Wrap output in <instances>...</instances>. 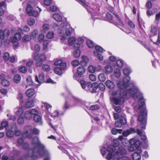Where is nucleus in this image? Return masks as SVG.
Segmentation results:
<instances>
[{
  "instance_id": "1",
  "label": "nucleus",
  "mask_w": 160,
  "mask_h": 160,
  "mask_svg": "<svg viewBox=\"0 0 160 160\" xmlns=\"http://www.w3.org/2000/svg\"><path fill=\"white\" fill-rule=\"evenodd\" d=\"M120 89L121 91H114L112 93V95L113 97V101L114 104L121 105L124 103V99L132 97L135 100L139 99L138 106L134 108L135 109L137 110V108L139 109L144 106L145 103L143 97L138 88L135 87L134 85L130 83L124 88Z\"/></svg>"
},
{
  "instance_id": "2",
  "label": "nucleus",
  "mask_w": 160,
  "mask_h": 160,
  "mask_svg": "<svg viewBox=\"0 0 160 160\" xmlns=\"http://www.w3.org/2000/svg\"><path fill=\"white\" fill-rule=\"evenodd\" d=\"M118 150L115 152V154L113 155L107 154L106 159L108 160H131L128 158L124 156L126 154V151L123 147L118 148Z\"/></svg>"
},
{
  "instance_id": "3",
  "label": "nucleus",
  "mask_w": 160,
  "mask_h": 160,
  "mask_svg": "<svg viewBox=\"0 0 160 160\" xmlns=\"http://www.w3.org/2000/svg\"><path fill=\"white\" fill-rule=\"evenodd\" d=\"M32 143L35 145L33 149H29L28 152V157L30 158L34 155H36V152L39 150L43 149L45 148V146L41 143L39 141V138L36 137H34L32 139Z\"/></svg>"
},
{
  "instance_id": "4",
  "label": "nucleus",
  "mask_w": 160,
  "mask_h": 160,
  "mask_svg": "<svg viewBox=\"0 0 160 160\" xmlns=\"http://www.w3.org/2000/svg\"><path fill=\"white\" fill-rule=\"evenodd\" d=\"M67 26V24L66 23H61L59 26L58 30V32L61 34L60 39L62 40H64L68 38L73 32V29L71 27L67 28L66 30L65 33H64L65 30Z\"/></svg>"
},
{
  "instance_id": "5",
  "label": "nucleus",
  "mask_w": 160,
  "mask_h": 160,
  "mask_svg": "<svg viewBox=\"0 0 160 160\" xmlns=\"http://www.w3.org/2000/svg\"><path fill=\"white\" fill-rule=\"evenodd\" d=\"M131 72V71L130 68H127L123 69V74L126 76L123 78L122 81H119L117 83V85L119 89H123L125 88V87H127L130 83H128L130 78L128 76Z\"/></svg>"
},
{
  "instance_id": "6",
  "label": "nucleus",
  "mask_w": 160,
  "mask_h": 160,
  "mask_svg": "<svg viewBox=\"0 0 160 160\" xmlns=\"http://www.w3.org/2000/svg\"><path fill=\"white\" fill-rule=\"evenodd\" d=\"M147 112L146 110L142 108L140 111L138 116V120L141 123L140 127L142 129H145L146 124Z\"/></svg>"
},
{
  "instance_id": "7",
  "label": "nucleus",
  "mask_w": 160,
  "mask_h": 160,
  "mask_svg": "<svg viewBox=\"0 0 160 160\" xmlns=\"http://www.w3.org/2000/svg\"><path fill=\"white\" fill-rule=\"evenodd\" d=\"M36 153V155L32 156L30 158L35 160L39 157L44 156V158L43 160H50L51 156L50 153L45 148L43 149L38 150Z\"/></svg>"
},
{
  "instance_id": "8",
  "label": "nucleus",
  "mask_w": 160,
  "mask_h": 160,
  "mask_svg": "<svg viewBox=\"0 0 160 160\" xmlns=\"http://www.w3.org/2000/svg\"><path fill=\"white\" fill-rule=\"evenodd\" d=\"M113 143L114 145H110L107 147V150L109 153L108 154H110L113 155V153L115 154V152L118 150V148L120 147H122L121 146H118L120 142L118 139L114 140Z\"/></svg>"
},
{
  "instance_id": "9",
  "label": "nucleus",
  "mask_w": 160,
  "mask_h": 160,
  "mask_svg": "<svg viewBox=\"0 0 160 160\" xmlns=\"http://www.w3.org/2000/svg\"><path fill=\"white\" fill-rule=\"evenodd\" d=\"M33 58L36 61V65L38 67H40L42 64L43 62L46 59V57L44 54H41L39 55L36 52L33 55Z\"/></svg>"
},
{
  "instance_id": "10",
  "label": "nucleus",
  "mask_w": 160,
  "mask_h": 160,
  "mask_svg": "<svg viewBox=\"0 0 160 160\" xmlns=\"http://www.w3.org/2000/svg\"><path fill=\"white\" fill-rule=\"evenodd\" d=\"M129 142L130 145H133L134 147L137 148V151H139V152H142L141 148L140 147L141 145L140 141L138 138H132L129 141Z\"/></svg>"
},
{
  "instance_id": "11",
  "label": "nucleus",
  "mask_w": 160,
  "mask_h": 160,
  "mask_svg": "<svg viewBox=\"0 0 160 160\" xmlns=\"http://www.w3.org/2000/svg\"><path fill=\"white\" fill-rule=\"evenodd\" d=\"M22 136L24 138H31L32 137V129L31 126H27L24 128Z\"/></svg>"
},
{
  "instance_id": "12",
  "label": "nucleus",
  "mask_w": 160,
  "mask_h": 160,
  "mask_svg": "<svg viewBox=\"0 0 160 160\" xmlns=\"http://www.w3.org/2000/svg\"><path fill=\"white\" fill-rule=\"evenodd\" d=\"M98 84L96 82H94L92 84L89 83L88 84L86 90L91 93L96 92L98 88Z\"/></svg>"
},
{
  "instance_id": "13",
  "label": "nucleus",
  "mask_w": 160,
  "mask_h": 160,
  "mask_svg": "<svg viewBox=\"0 0 160 160\" xmlns=\"http://www.w3.org/2000/svg\"><path fill=\"white\" fill-rule=\"evenodd\" d=\"M23 111L22 107L18 108L16 114L19 117L18 119V123L19 124H22L24 123V119L22 117Z\"/></svg>"
},
{
  "instance_id": "14",
  "label": "nucleus",
  "mask_w": 160,
  "mask_h": 160,
  "mask_svg": "<svg viewBox=\"0 0 160 160\" xmlns=\"http://www.w3.org/2000/svg\"><path fill=\"white\" fill-rule=\"evenodd\" d=\"M126 123V120L123 117H121L115 123V126L118 128L121 127L122 125L125 124Z\"/></svg>"
},
{
  "instance_id": "15",
  "label": "nucleus",
  "mask_w": 160,
  "mask_h": 160,
  "mask_svg": "<svg viewBox=\"0 0 160 160\" xmlns=\"http://www.w3.org/2000/svg\"><path fill=\"white\" fill-rule=\"evenodd\" d=\"M35 80L37 82L40 83L44 82L45 78L44 74L43 73H41L39 76L38 78L37 76H36Z\"/></svg>"
},
{
  "instance_id": "16",
  "label": "nucleus",
  "mask_w": 160,
  "mask_h": 160,
  "mask_svg": "<svg viewBox=\"0 0 160 160\" xmlns=\"http://www.w3.org/2000/svg\"><path fill=\"white\" fill-rule=\"evenodd\" d=\"M11 128L14 131V134L16 136H18L20 135L22 133V132L17 129V125L15 123H12L11 125Z\"/></svg>"
},
{
  "instance_id": "17",
  "label": "nucleus",
  "mask_w": 160,
  "mask_h": 160,
  "mask_svg": "<svg viewBox=\"0 0 160 160\" xmlns=\"http://www.w3.org/2000/svg\"><path fill=\"white\" fill-rule=\"evenodd\" d=\"M142 152H139V151L136 152H133L132 154V158L133 160H140L141 155L140 154Z\"/></svg>"
},
{
  "instance_id": "18",
  "label": "nucleus",
  "mask_w": 160,
  "mask_h": 160,
  "mask_svg": "<svg viewBox=\"0 0 160 160\" xmlns=\"http://www.w3.org/2000/svg\"><path fill=\"white\" fill-rule=\"evenodd\" d=\"M136 132L135 130L133 128H131L127 130L122 132V135L125 137L128 136L131 134H132Z\"/></svg>"
},
{
  "instance_id": "19",
  "label": "nucleus",
  "mask_w": 160,
  "mask_h": 160,
  "mask_svg": "<svg viewBox=\"0 0 160 160\" xmlns=\"http://www.w3.org/2000/svg\"><path fill=\"white\" fill-rule=\"evenodd\" d=\"M85 68L82 67H79L77 69V74L78 77H81L85 72Z\"/></svg>"
},
{
  "instance_id": "20",
  "label": "nucleus",
  "mask_w": 160,
  "mask_h": 160,
  "mask_svg": "<svg viewBox=\"0 0 160 160\" xmlns=\"http://www.w3.org/2000/svg\"><path fill=\"white\" fill-rule=\"evenodd\" d=\"M18 33H16L14 35V38L16 39V40H18L21 38V34H22L23 32V31L22 29L19 28L18 29Z\"/></svg>"
},
{
  "instance_id": "21",
  "label": "nucleus",
  "mask_w": 160,
  "mask_h": 160,
  "mask_svg": "<svg viewBox=\"0 0 160 160\" xmlns=\"http://www.w3.org/2000/svg\"><path fill=\"white\" fill-rule=\"evenodd\" d=\"M35 93V90L33 88H30L27 90L26 92L27 96L28 97H31Z\"/></svg>"
},
{
  "instance_id": "22",
  "label": "nucleus",
  "mask_w": 160,
  "mask_h": 160,
  "mask_svg": "<svg viewBox=\"0 0 160 160\" xmlns=\"http://www.w3.org/2000/svg\"><path fill=\"white\" fill-rule=\"evenodd\" d=\"M106 86L110 89H112L114 87V84L113 82L110 80H107L105 82Z\"/></svg>"
},
{
  "instance_id": "23",
  "label": "nucleus",
  "mask_w": 160,
  "mask_h": 160,
  "mask_svg": "<svg viewBox=\"0 0 160 160\" xmlns=\"http://www.w3.org/2000/svg\"><path fill=\"white\" fill-rule=\"evenodd\" d=\"M34 121L39 125H41L42 123V120L41 117L38 115H35L33 118Z\"/></svg>"
},
{
  "instance_id": "24",
  "label": "nucleus",
  "mask_w": 160,
  "mask_h": 160,
  "mask_svg": "<svg viewBox=\"0 0 160 160\" xmlns=\"http://www.w3.org/2000/svg\"><path fill=\"white\" fill-rule=\"evenodd\" d=\"M53 18L56 21L58 22H60L62 20V17L58 13H55L53 14Z\"/></svg>"
},
{
  "instance_id": "25",
  "label": "nucleus",
  "mask_w": 160,
  "mask_h": 160,
  "mask_svg": "<svg viewBox=\"0 0 160 160\" xmlns=\"http://www.w3.org/2000/svg\"><path fill=\"white\" fill-rule=\"evenodd\" d=\"M158 28L157 26H152L151 27L150 32L153 35H156L158 32Z\"/></svg>"
},
{
  "instance_id": "26",
  "label": "nucleus",
  "mask_w": 160,
  "mask_h": 160,
  "mask_svg": "<svg viewBox=\"0 0 160 160\" xmlns=\"http://www.w3.org/2000/svg\"><path fill=\"white\" fill-rule=\"evenodd\" d=\"M34 105V101L32 99L28 100L26 104V106L27 108H30Z\"/></svg>"
},
{
  "instance_id": "27",
  "label": "nucleus",
  "mask_w": 160,
  "mask_h": 160,
  "mask_svg": "<svg viewBox=\"0 0 160 160\" xmlns=\"http://www.w3.org/2000/svg\"><path fill=\"white\" fill-rule=\"evenodd\" d=\"M24 117L26 119L29 120L32 118V116L29 111H26L24 113Z\"/></svg>"
},
{
  "instance_id": "28",
  "label": "nucleus",
  "mask_w": 160,
  "mask_h": 160,
  "mask_svg": "<svg viewBox=\"0 0 160 160\" xmlns=\"http://www.w3.org/2000/svg\"><path fill=\"white\" fill-rule=\"evenodd\" d=\"M76 40L74 37H72L69 38L68 41V44L70 46H72L75 42Z\"/></svg>"
},
{
  "instance_id": "29",
  "label": "nucleus",
  "mask_w": 160,
  "mask_h": 160,
  "mask_svg": "<svg viewBox=\"0 0 160 160\" xmlns=\"http://www.w3.org/2000/svg\"><path fill=\"white\" fill-rule=\"evenodd\" d=\"M28 14L30 16H32L34 17H37L38 16V13L37 11L35 10H32V12L30 11H28Z\"/></svg>"
},
{
  "instance_id": "30",
  "label": "nucleus",
  "mask_w": 160,
  "mask_h": 160,
  "mask_svg": "<svg viewBox=\"0 0 160 160\" xmlns=\"http://www.w3.org/2000/svg\"><path fill=\"white\" fill-rule=\"evenodd\" d=\"M76 1L78 2L81 5H82L83 7H84L86 9L87 8L89 4L88 2H86L85 0H76Z\"/></svg>"
},
{
  "instance_id": "31",
  "label": "nucleus",
  "mask_w": 160,
  "mask_h": 160,
  "mask_svg": "<svg viewBox=\"0 0 160 160\" xmlns=\"http://www.w3.org/2000/svg\"><path fill=\"white\" fill-rule=\"evenodd\" d=\"M73 98L74 102V105H79L82 102L81 100L78 98L73 97Z\"/></svg>"
},
{
  "instance_id": "32",
  "label": "nucleus",
  "mask_w": 160,
  "mask_h": 160,
  "mask_svg": "<svg viewBox=\"0 0 160 160\" xmlns=\"http://www.w3.org/2000/svg\"><path fill=\"white\" fill-rule=\"evenodd\" d=\"M112 13L115 16L116 18H117V20L121 24V25L123 26L124 25L123 23V21L121 20V18H120L119 16L114 11H112Z\"/></svg>"
},
{
  "instance_id": "33",
  "label": "nucleus",
  "mask_w": 160,
  "mask_h": 160,
  "mask_svg": "<svg viewBox=\"0 0 160 160\" xmlns=\"http://www.w3.org/2000/svg\"><path fill=\"white\" fill-rule=\"evenodd\" d=\"M160 21V12L157 13L155 15V19L154 22L155 24H158Z\"/></svg>"
},
{
  "instance_id": "34",
  "label": "nucleus",
  "mask_w": 160,
  "mask_h": 160,
  "mask_svg": "<svg viewBox=\"0 0 160 160\" xmlns=\"http://www.w3.org/2000/svg\"><path fill=\"white\" fill-rule=\"evenodd\" d=\"M98 78L101 82H103L105 81L106 78L103 73H101L98 75Z\"/></svg>"
},
{
  "instance_id": "35",
  "label": "nucleus",
  "mask_w": 160,
  "mask_h": 160,
  "mask_svg": "<svg viewBox=\"0 0 160 160\" xmlns=\"http://www.w3.org/2000/svg\"><path fill=\"white\" fill-rule=\"evenodd\" d=\"M114 74L115 76L117 78H119L121 75L120 70L118 68L115 69L114 71Z\"/></svg>"
},
{
  "instance_id": "36",
  "label": "nucleus",
  "mask_w": 160,
  "mask_h": 160,
  "mask_svg": "<svg viewBox=\"0 0 160 160\" xmlns=\"http://www.w3.org/2000/svg\"><path fill=\"white\" fill-rule=\"evenodd\" d=\"M21 78L20 75L18 74H16L14 77V82L16 83H18L20 82Z\"/></svg>"
},
{
  "instance_id": "37",
  "label": "nucleus",
  "mask_w": 160,
  "mask_h": 160,
  "mask_svg": "<svg viewBox=\"0 0 160 160\" xmlns=\"http://www.w3.org/2000/svg\"><path fill=\"white\" fill-rule=\"evenodd\" d=\"M80 54V51L79 49H75L73 52V55L76 58L79 57Z\"/></svg>"
},
{
  "instance_id": "38",
  "label": "nucleus",
  "mask_w": 160,
  "mask_h": 160,
  "mask_svg": "<svg viewBox=\"0 0 160 160\" xmlns=\"http://www.w3.org/2000/svg\"><path fill=\"white\" fill-rule=\"evenodd\" d=\"M122 132V130L120 129H116L113 128L112 130V133L113 135H116L118 133H120Z\"/></svg>"
},
{
  "instance_id": "39",
  "label": "nucleus",
  "mask_w": 160,
  "mask_h": 160,
  "mask_svg": "<svg viewBox=\"0 0 160 160\" xmlns=\"http://www.w3.org/2000/svg\"><path fill=\"white\" fill-rule=\"evenodd\" d=\"M1 83L2 86L5 87L8 86H9L10 84L9 81L5 79L2 80Z\"/></svg>"
},
{
  "instance_id": "40",
  "label": "nucleus",
  "mask_w": 160,
  "mask_h": 160,
  "mask_svg": "<svg viewBox=\"0 0 160 160\" xmlns=\"http://www.w3.org/2000/svg\"><path fill=\"white\" fill-rule=\"evenodd\" d=\"M26 82L28 86H30L32 84V81L31 77L28 76L26 78Z\"/></svg>"
},
{
  "instance_id": "41",
  "label": "nucleus",
  "mask_w": 160,
  "mask_h": 160,
  "mask_svg": "<svg viewBox=\"0 0 160 160\" xmlns=\"http://www.w3.org/2000/svg\"><path fill=\"white\" fill-rule=\"evenodd\" d=\"M23 143V139L22 138H20L17 140V146L18 147L21 146Z\"/></svg>"
},
{
  "instance_id": "42",
  "label": "nucleus",
  "mask_w": 160,
  "mask_h": 160,
  "mask_svg": "<svg viewBox=\"0 0 160 160\" xmlns=\"http://www.w3.org/2000/svg\"><path fill=\"white\" fill-rule=\"evenodd\" d=\"M80 83L83 89H86L88 85V84L89 83H86L83 80H81L80 81Z\"/></svg>"
},
{
  "instance_id": "43",
  "label": "nucleus",
  "mask_w": 160,
  "mask_h": 160,
  "mask_svg": "<svg viewBox=\"0 0 160 160\" xmlns=\"http://www.w3.org/2000/svg\"><path fill=\"white\" fill-rule=\"evenodd\" d=\"M87 44L88 47L90 48H93L94 46L93 42L90 40H87Z\"/></svg>"
},
{
  "instance_id": "44",
  "label": "nucleus",
  "mask_w": 160,
  "mask_h": 160,
  "mask_svg": "<svg viewBox=\"0 0 160 160\" xmlns=\"http://www.w3.org/2000/svg\"><path fill=\"white\" fill-rule=\"evenodd\" d=\"M32 116V115H36L38 114V111L34 109H30L29 110Z\"/></svg>"
},
{
  "instance_id": "45",
  "label": "nucleus",
  "mask_w": 160,
  "mask_h": 160,
  "mask_svg": "<svg viewBox=\"0 0 160 160\" xmlns=\"http://www.w3.org/2000/svg\"><path fill=\"white\" fill-rule=\"evenodd\" d=\"M96 51V53H99L98 52H102L103 51V49L101 47L98 46H96L95 47Z\"/></svg>"
},
{
  "instance_id": "46",
  "label": "nucleus",
  "mask_w": 160,
  "mask_h": 160,
  "mask_svg": "<svg viewBox=\"0 0 160 160\" xmlns=\"http://www.w3.org/2000/svg\"><path fill=\"white\" fill-rule=\"evenodd\" d=\"M105 69L107 72L110 73L112 70V67L110 65H107L105 67Z\"/></svg>"
},
{
  "instance_id": "47",
  "label": "nucleus",
  "mask_w": 160,
  "mask_h": 160,
  "mask_svg": "<svg viewBox=\"0 0 160 160\" xmlns=\"http://www.w3.org/2000/svg\"><path fill=\"white\" fill-rule=\"evenodd\" d=\"M62 70H61V68L58 67H56L54 68V71L57 74L60 75L62 73Z\"/></svg>"
},
{
  "instance_id": "48",
  "label": "nucleus",
  "mask_w": 160,
  "mask_h": 160,
  "mask_svg": "<svg viewBox=\"0 0 160 160\" xmlns=\"http://www.w3.org/2000/svg\"><path fill=\"white\" fill-rule=\"evenodd\" d=\"M23 40L25 42H28L30 41L31 39V36L29 35H27L25 36L23 38Z\"/></svg>"
},
{
  "instance_id": "49",
  "label": "nucleus",
  "mask_w": 160,
  "mask_h": 160,
  "mask_svg": "<svg viewBox=\"0 0 160 160\" xmlns=\"http://www.w3.org/2000/svg\"><path fill=\"white\" fill-rule=\"evenodd\" d=\"M35 20L32 18H29L28 21V24L30 26L33 25L35 23Z\"/></svg>"
},
{
  "instance_id": "50",
  "label": "nucleus",
  "mask_w": 160,
  "mask_h": 160,
  "mask_svg": "<svg viewBox=\"0 0 160 160\" xmlns=\"http://www.w3.org/2000/svg\"><path fill=\"white\" fill-rule=\"evenodd\" d=\"M106 16L110 20V22L111 23H115V22L112 20V17L110 13H107L106 14Z\"/></svg>"
},
{
  "instance_id": "51",
  "label": "nucleus",
  "mask_w": 160,
  "mask_h": 160,
  "mask_svg": "<svg viewBox=\"0 0 160 160\" xmlns=\"http://www.w3.org/2000/svg\"><path fill=\"white\" fill-rule=\"evenodd\" d=\"M116 63L118 67L122 68L123 65V62L121 60H118L116 61Z\"/></svg>"
},
{
  "instance_id": "52",
  "label": "nucleus",
  "mask_w": 160,
  "mask_h": 160,
  "mask_svg": "<svg viewBox=\"0 0 160 160\" xmlns=\"http://www.w3.org/2000/svg\"><path fill=\"white\" fill-rule=\"evenodd\" d=\"M54 34L52 32H48L47 34V37L48 39H51L54 37Z\"/></svg>"
},
{
  "instance_id": "53",
  "label": "nucleus",
  "mask_w": 160,
  "mask_h": 160,
  "mask_svg": "<svg viewBox=\"0 0 160 160\" xmlns=\"http://www.w3.org/2000/svg\"><path fill=\"white\" fill-rule=\"evenodd\" d=\"M99 106L98 105H94L91 106L89 108L92 110H94L98 109L99 108Z\"/></svg>"
},
{
  "instance_id": "54",
  "label": "nucleus",
  "mask_w": 160,
  "mask_h": 160,
  "mask_svg": "<svg viewBox=\"0 0 160 160\" xmlns=\"http://www.w3.org/2000/svg\"><path fill=\"white\" fill-rule=\"evenodd\" d=\"M44 35L43 34H40L38 36V40L39 42H42L44 41Z\"/></svg>"
},
{
  "instance_id": "55",
  "label": "nucleus",
  "mask_w": 160,
  "mask_h": 160,
  "mask_svg": "<svg viewBox=\"0 0 160 160\" xmlns=\"http://www.w3.org/2000/svg\"><path fill=\"white\" fill-rule=\"evenodd\" d=\"M27 70V68L25 66H22L19 68V71L22 73L26 72Z\"/></svg>"
},
{
  "instance_id": "56",
  "label": "nucleus",
  "mask_w": 160,
  "mask_h": 160,
  "mask_svg": "<svg viewBox=\"0 0 160 160\" xmlns=\"http://www.w3.org/2000/svg\"><path fill=\"white\" fill-rule=\"evenodd\" d=\"M42 107L43 108L45 107L46 108L47 110H48L49 108H52V106L50 104L46 102H44L43 103Z\"/></svg>"
},
{
  "instance_id": "57",
  "label": "nucleus",
  "mask_w": 160,
  "mask_h": 160,
  "mask_svg": "<svg viewBox=\"0 0 160 160\" xmlns=\"http://www.w3.org/2000/svg\"><path fill=\"white\" fill-rule=\"evenodd\" d=\"M14 134V132L11 130L8 131L6 132L7 136L9 137H12L13 136Z\"/></svg>"
},
{
  "instance_id": "58",
  "label": "nucleus",
  "mask_w": 160,
  "mask_h": 160,
  "mask_svg": "<svg viewBox=\"0 0 160 160\" xmlns=\"http://www.w3.org/2000/svg\"><path fill=\"white\" fill-rule=\"evenodd\" d=\"M42 68L44 71L48 72L50 70L49 66L47 65H43L42 66Z\"/></svg>"
},
{
  "instance_id": "59",
  "label": "nucleus",
  "mask_w": 160,
  "mask_h": 160,
  "mask_svg": "<svg viewBox=\"0 0 160 160\" xmlns=\"http://www.w3.org/2000/svg\"><path fill=\"white\" fill-rule=\"evenodd\" d=\"M88 70L89 72L91 73H94L95 71V69L92 65H89L88 68Z\"/></svg>"
},
{
  "instance_id": "60",
  "label": "nucleus",
  "mask_w": 160,
  "mask_h": 160,
  "mask_svg": "<svg viewBox=\"0 0 160 160\" xmlns=\"http://www.w3.org/2000/svg\"><path fill=\"white\" fill-rule=\"evenodd\" d=\"M113 108L114 109L115 111L118 113H119L121 111V107L119 106H114L113 107Z\"/></svg>"
},
{
  "instance_id": "61",
  "label": "nucleus",
  "mask_w": 160,
  "mask_h": 160,
  "mask_svg": "<svg viewBox=\"0 0 160 160\" xmlns=\"http://www.w3.org/2000/svg\"><path fill=\"white\" fill-rule=\"evenodd\" d=\"M94 54L95 55L97 56V58L100 61L102 60L103 59V57L101 54H99V53H97V54H96L95 52H94Z\"/></svg>"
},
{
  "instance_id": "62",
  "label": "nucleus",
  "mask_w": 160,
  "mask_h": 160,
  "mask_svg": "<svg viewBox=\"0 0 160 160\" xmlns=\"http://www.w3.org/2000/svg\"><path fill=\"white\" fill-rule=\"evenodd\" d=\"M108 151L107 149L105 147L103 146L101 149V153L102 155H105L106 153V151Z\"/></svg>"
},
{
  "instance_id": "63",
  "label": "nucleus",
  "mask_w": 160,
  "mask_h": 160,
  "mask_svg": "<svg viewBox=\"0 0 160 160\" xmlns=\"http://www.w3.org/2000/svg\"><path fill=\"white\" fill-rule=\"evenodd\" d=\"M67 67V64L65 62H62V63L60 65V68H61V70H64Z\"/></svg>"
},
{
  "instance_id": "64",
  "label": "nucleus",
  "mask_w": 160,
  "mask_h": 160,
  "mask_svg": "<svg viewBox=\"0 0 160 160\" xmlns=\"http://www.w3.org/2000/svg\"><path fill=\"white\" fill-rule=\"evenodd\" d=\"M38 34V31L37 30H33L31 33V36L33 38H36Z\"/></svg>"
}]
</instances>
